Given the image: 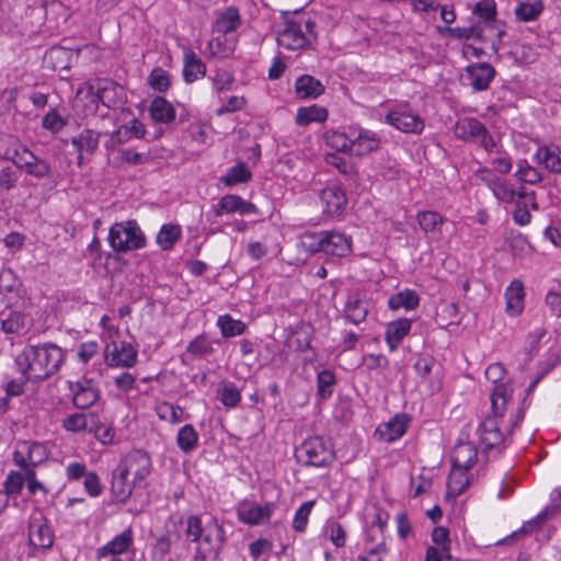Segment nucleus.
I'll use <instances>...</instances> for the list:
<instances>
[{
  "instance_id": "f257e3e1",
  "label": "nucleus",
  "mask_w": 561,
  "mask_h": 561,
  "mask_svg": "<svg viewBox=\"0 0 561 561\" xmlns=\"http://www.w3.org/2000/svg\"><path fill=\"white\" fill-rule=\"evenodd\" d=\"M64 351L55 344L27 345L15 357L19 371L26 380H43L57 373L64 363Z\"/></svg>"
},
{
  "instance_id": "f03ea898",
  "label": "nucleus",
  "mask_w": 561,
  "mask_h": 561,
  "mask_svg": "<svg viewBox=\"0 0 561 561\" xmlns=\"http://www.w3.org/2000/svg\"><path fill=\"white\" fill-rule=\"evenodd\" d=\"M151 472V459L142 450H133L127 454L112 478V493L116 501L126 502L134 489L145 485L147 477Z\"/></svg>"
},
{
  "instance_id": "7ed1b4c3",
  "label": "nucleus",
  "mask_w": 561,
  "mask_h": 561,
  "mask_svg": "<svg viewBox=\"0 0 561 561\" xmlns=\"http://www.w3.org/2000/svg\"><path fill=\"white\" fill-rule=\"evenodd\" d=\"M185 535L192 542H196L195 558L206 560L210 554H218L224 541V529L214 518L190 516L186 519Z\"/></svg>"
},
{
  "instance_id": "20e7f679",
  "label": "nucleus",
  "mask_w": 561,
  "mask_h": 561,
  "mask_svg": "<svg viewBox=\"0 0 561 561\" xmlns=\"http://www.w3.org/2000/svg\"><path fill=\"white\" fill-rule=\"evenodd\" d=\"M476 175L491 191L497 202L511 205L519 201L525 206L530 204L534 209H537L534 192H528L524 186H516L513 182L494 173L492 169L486 167L479 168Z\"/></svg>"
},
{
  "instance_id": "39448f33",
  "label": "nucleus",
  "mask_w": 561,
  "mask_h": 561,
  "mask_svg": "<svg viewBox=\"0 0 561 561\" xmlns=\"http://www.w3.org/2000/svg\"><path fill=\"white\" fill-rule=\"evenodd\" d=\"M108 242L114 251L127 253L145 248L146 237L135 220H126L111 227Z\"/></svg>"
},
{
  "instance_id": "423d86ee",
  "label": "nucleus",
  "mask_w": 561,
  "mask_h": 561,
  "mask_svg": "<svg viewBox=\"0 0 561 561\" xmlns=\"http://www.w3.org/2000/svg\"><path fill=\"white\" fill-rule=\"evenodd\" d=\"M387 522L388 514L376 510L366 534L365 550L367 556L360 557L362 561H382V556L388 552L383 534Z\"/></svg>"
},
{
  "instance_id": "0eeeda50",
  "label": "nucleus",
  "mask_w": 561,
  "mask_h": 561,
  "mask_svg": "<svg viewBox=\"0 0 561 561\" xmlns=\"http://www.w3.org/2000/svg\"><path fill=\"white\" fill-rule=\"evenodd\" d=\"M312 26L309 20L286 21L284 28L277 35L278 45L289 50L307 47L313 37Z\"/></svg>"
},
{
  "instance_id": "6e6552de",
  "label": "nucleus",
  "mask_w": 561,
  "mask_h": 561,
  "mask_svg": "<svg viewBox=\"0 0 561 561\" xmlns=\"http://www.w3.org/2000/svg\"><path fill=\"white\" fill-rule=\"evenodd\" d=\"M385 122L402 133L421 134L425 127L423 118L408 103L394 105L386 114Z\"/></svg>"
},
{
  "instance_id": "1a4fd4ad",
  "label": "nucleus",
  "mask_w": 561,
  "mask_h": 561,
  "mask_svg": "<svg viewBox=\"0 0 561 561\" xmlns=\"http://www.w3.org/2000/svg\"><path fill=\"white\" fill-rule=\"evenodd\" d=\"M84 90L91 95L93 102L98 100L107 108H118L127 101L125 89L110 80L100 81L95 93L92 85L85 84L79 89L78 94H81Z\"/></svg>"
},
{
  "instance_id": "9d476101",
  "label": "nucleus",
  "mask_w": 561,
  "mask_h": 561,
  "mask_svg": "<svg viewBox=\"0 0 561 561\" xmlns=\"http://www.w3.org/2000/svg\"><path fill=\"white\" fill-rule=\"evenodd\" d=\"M134 530L125 528L121 534L114 536L105 545L95 550L96 561H124L122 556L127 553L134 546Z\"/></svg>"
},
{
  "instance_id": "9b49d317",
  "label": "nucleus",
  "mask_w": 561,
  "mask_h": 561,
  "mask_svg": "<svg viewBox=\"0 0 561 561\" xmlns=\"http://www.w3.org/2000/svg\"><path fill=\"white\" fill-rule=\"evenodd\" d=\"M300 456L307 465L324 467L332 462L334 455L331 446L319 436L307 438L300 446Z\"/></svg>"
},
{
  "instance_id": "f8f14e48",
  "label": "nucleus",
  "mask_w": 561,
  "mask_h": 561,
  "mask_svg": "<svg viewBox=\"0 0 561 561\" xmlns=\"http://www.w3.org/2000/svg\"><path fill=\"white\" fill-rule=\"evenodd\" d=\"M47 457L48 450L45 445L30 440L18 442L13 453V461L21 468L35 467Z\"/></svg>"
},
{
  "instance_id": "ddd939ff",
  "label": "nucleus",
  "mask_w": 561,
  "mask_h": 561,
  "mask_svg": "<svg viewBox=\"0 0 561 561\" xmlns=\"http://www.w3.org/2000/svg\"><path fill=\"white\" fill-rule=\"evenodd\" d=\"M275 504L266 503L260 505L251 500H243L237 505L238 519L247 525H263L270 522Z\"/></svg>"
},
{
  "instance_id": "4468645a",
  "label": "nucleus",
  "mask_w": 561,
  "mask_h": 561,
  "mask_svg": "<svg viewBox=\"0 0 561 561\" xmlns=\"http://www.w3.org/2000/svg\"><path fill=\"white\" fill-rule=\"evenodd\" d=\"M105 363L108 367H133L137 362V350L126 341L106 345L103 348Z\"/></svg>"
},
{
  "instance_id": "2eb2a0df",
  "label": "nucleus",
  "mask_w": 561,
  "mask_h": 561,
  "mask_svg": "<svg viewBox=\"0 0 561 561\" xmlns=\"http://www.w3.org/2000/svg\"><path fill=\"white\" fill-rule=\"evenodd\" d=\"M350 154L356 157L377 150L380 144L376 134L358 126H350Z\"/></svg>"
},
{
  "instance_id": "dca6fc26",
  "label": "nucleus",
  "mask_w": 561,
  "mask_h": 561,
  "mask_svg": "<svg viewBox=\"0 0 561 561\" xmlns=\"http://www.w3.org/2000/svg\"><path fill=\"white\" fill-rule=\"evenodd\" d=\"M54 533L43 517H32L28 525V545L36 551L51 548Z\"/></svg>"
},
{
  "instance_id": "f3484780",
  "label": "nucleus",
  "mask_w": 561,
  "mask_h": 561,
  "mask_svg": "<svg viewBox=\"0 0 561 561\" xmlns=\"http://www.w3.org/2000/svg\"><path fill=\"white\" fill-rule=\"evenodd\" d=\"M323 213L331 217L342 214L347 204L345 191L336 183L328 184L320 194Z\"/></svg>"
},
{
  "instance_id": "a211bd4d",
  "label": "nucleus",
  "mask_w": 561,
  "mask_h": 561,
  "mask_svg": "<svg viewBox=\"0 0 561 561\" xmlns=\"http://www.w3.org/2000/svg\"><path fill=\"white\" fill-rule=\"evenodd\" d=\"M495 77V69L488 62H477L465 68L463 80L474 91H485Z\"/></svg>"
},
{
  "instance_id": "6ab92c4d",
  "label": "nucleus",
  "mask_w": 561,
  "mask_h": 561,
  "mask_svg": "<svg viewBox=\"0 0 561 561\" xmlns=\"http://www.w3.org/2000/svg\"><path fill=\"white\" fill-rule=\"evenodd\" d=\"M214 216L219 217L224 214L239 213L241 215L257 214V207L251 202L244 201L238 195L227 194L211 207Z\"/></svg>"
},
{
  "instance_id": "aec40b11",
  "label": "nucleus",
  "mask_w": 561,
  "mask_h": 561,
  "mask_svg": "<svg viewBox=\"0 0 561 561\" xmlns=\"http://www.w3.org/2000/svg\"><path fill=\"white\" fill-rule=\"evenodd\" d=\"M145 134V125L140 121L133 118L129 123L119 126L111 134L110 139L104 145L105 149L110 152V150H115L124 142L144 137Z\"/></svg>"
},
{
  "instance_id": "412c9836",
  "label": "nucleus",
  "mask_w": 561,
  "mask_h": 561,
  "mask_svg": "<svg viewBox=\"0 0 561 561\" xmlns=\"http://www.w3.org/2000/svg\"><path fill=\"white\" fill-rule=\"evenodd\" d=\"M322 252L328 255L345 257L352 252V238L340 231H323Z\"/></svg>"
},
{
  "instance_id": "4be33fe9",
  "label": "nucleus",
  "mask_w": 561,
  "mask_h": 561,
  "mask_svg": "<svg viewBox=\"0 0 561 561\" xmlns=\"http://www.w3.org/2000/svg\"><path fill=\"white\" fill-rule=\"evenodd\" d=\"M500 417L488 415L480 424L478 434L481 444L485 448L497 447L504 442V433L501 430Z\"/></svg>"
},
{
  "instance_id": "5701e85b",
  "label": "nucleus",
  "mask_w": 561,
  "mask_h": 561,
  "mask_svg": "<svg viewBox=\"0 0 561 561\" xmlns=\"http://www.w3.org/2000/svg\"><path fill=\"white\" fill-rule=\"evenodd\" d=\"M72 146L78 152L77 164L82 165L85 157H91L100 144V134L93 129H83L71 139Z\"/></svg>"
},
{
  "instance_id": "b1692460",
  "label": "nucleus",
  "mask_w": 561,
  "mask_h": 561,
  "mask_svg": "<svg viewBox=\"0 0 561 561\" xmlns=\"http://www.w3.org/2000/svg\"><path fill=\"white\" fill-rule=\"evenodd\" d=\"M409 421L407 414H396L390 421L380 424L376 434L385 442H394L404 435Z\"/></svg>"
},
{
  "instance_id": "393cba45",
  "label": "nucleus",
  "mask_w": 561,
  "mask_h": 561,
  "mask_svg": "<svg viewBox=\"0 0 561 561\" xmlns=\"http://www.w3.org/2000/svg\"><path fill=\"white\" fill-rule=\"evenodd\" d=\"M412 320L400 318L388 323L385 340L391 352H394L403 339L410 333Z\"/></svg>"
},
{
  "instance_id": "a878e982",
  "label": "nucleus",
  "mask_w": 561,
  "mask_h": 561,
  "mask_svg": "<svg viewBox=\"0 0 561 561\" xmlns=\"http://www.w3.org/2000/svg\"><path fill=\"white\" fill-rule=\"evenodd\" d=\"M513 397V388L510 382H501L494 386L491 393L492 412L490 415L503 419L507 405Z\"/></svg>"
},
{
  "instance_id": "bb28decb",
  "label": "nucleus",
  "mask_w": 561,
  "mask_h": 561,
  "mask_svg": "<svg viewBox=\"0 0 561 561\" xmlns=\"http://www.w3.org/2000/svg\"><path fill=\"white\" fill-rule=\"evenodd\" d=\"M513 397V388L510 382H501L494 386L491 393L492 412L490 415L503 419L507 405Z\"/></svg>"
},
{
  "instance_id": "cd10ccee",
  "label": "nucleus",
  "mask_w": 561,
  "mask_h": 561,
  "mask_svg": "<svg viewBox=\"0 0 561 561\" xmlns=\"http://www.w3.org/2000/svg\"><path fill=\"white\" fill-rule=\"evenodd\" d=\"M206 73V66L202 59L191 49L184 48L183 77L186 83H193L203 78Z\"/></svg>"
},
{
  "instance_id": "c85d7f7f",
  "label": "nucleus",
  "mask_w": 561,
  "mask_h": 561,
  "mask_svg": "<svg viewBox=\"0 0 561 561\" xmlns=\"http://www.w3.org/2000/svg\"><path fill=\"white\" fill-rule=\"evenodd\" d=\"M506 312L516 317L524 310L525 289L519 279H514L505 290Z\"/></svg>"
},
{
  "instance_id": "c756f323",
  "label": "nucleus",
  "mask_w": 561,
  "mask_h": 561,
  "mask_svg": "<svg viewBox=\"0 0 561 561\" xmlns=\"http://www.w3.org/2000/svg\"><path fill=\"white\" fill-rule=\"evenodd\" d=\"M559 511L560 510L558 504L547 506L536 517L526 522L518 530L514 531L510 537H507L505 541H507L510 538H519L522 536L531 534L545 522L557 517L559 515Z\"/></svg>"
},
{
  "instance_id": "7c9ffc66",
  "label": "nucleus",
  "mask_w": 561,
  "mask_h": 561,
  "mask_svg": "<svg viewBox=\"0 0 561 561\" xmlns=\"http://www.w3.org/2000/svg\"><path fill=\"white\" fill-rule=\"evenodd\" d=\"M478 453L473 444L469 442L459 443L455 446L451 455L453 467L469 470L477 461Z\"/></svg>"
},
{
  "instance_id": "2f4dec72",
  "label": "nucleus",
  "mask_w": 561,
  "mask_h": 561,
  "mask_svg": "<svg viewBox=\"0 0 561 561\" xmlns=\"http://www.w3.org/2000/svg\"><path fill=\"white\" fill-rule=\"evenodd\" d=\"M295 91L299 99H317L324 92V85L312 76L304 75L296 80Z\"/></svg>"
},
{
  "instance_id": "473e14b6",
  "label": "nucleus",
  "mask_w": 561,
  "mask_h": 561,
  "mask_svg": "<svg viewBox=\"0 0 561 561\" xmlns=\"http://www.w3.org/2000/svg\"><path fill=\"white\" fill-rule=\"evenodd\" d=\"M72 391V401L78 409H88L99 399V390L89 381L78 382Z\"/></svg>"
},
{
  "instance_id": "72a5a7b5",
  "label": "nucleus",
  "mask_w": 561,
  "mask_h": 561,
  "mask_svg": "<svg viewBox=\"0 0 561 561\" xmlns=\"http://www.w3.org/2000/svg\"><path fill=\"white\" fill-rule=\"evenodd\" d=\"M420 305V297L415 290L403 289L390 296L388 299V307L390 310L397 311L404 309L405 311L415 310Z\"/></svg>"
},
{
  "instance_id": "f704fd0d",
  "label": "nucleus",
  "mask_w": 561,
  "mask_h": 561,
  "mask_svg": "<svg viewBox=\"0 0 561 561\" xmlns=\"http://www.w3.org/2000/svg\"><path fill=\"white\" fill-rule=\"evenodd\" d=\"M329 112L325 107L312 104L297 110L295 122L298 126H308L311 123H323L328 119Z\"/></svg>"
},
{
  "instance_id": "c9c22d12",
  "label": "nucleus",
  "mask_w": 561,
  "mask_h": 561,
  "mask_svg": "<svg viewBox=\"0 0 561 561\" xmlns=\"http://www.w3.org/2000/svg\"><path fill=\"white\" fill-rule=\"evenodd\" d=\"M483 124L477 118L465 117L459 119L454 128L457 138L466 141H478V136L481 135Z\"/></svg>"
},
{
  "instance_id": "e433bc0d",
  "label": "nucleus",
  "mask_w": 561,
  "mask_h": 561,
  "mask_svg": "<svg viewBox=\"0 0 561 561\" xmlns=\"http://www.w3.org/2000/svg\"><path fill=\"white\" fill-rule=\"evenodd\" d=\"M149 113L157 123L169 124L175 119L176 113L173 105L163 98H156L150 104Z\"/></svg>"
},
{
  "instance_id": "4c0bfd02",
  "label": "nucleus",
  "mask_w": 561,
  "mask_h": 561,
  "mask_svg": "<svg viewBox=\"0 0 561 561\" xmlns=\"http://www.w3.org/2000/svg\"><path fill=\"white\" fill-rule=\"evenodd\" d=\"M240 25L241 18L239 10L234 7H229L218 15L214 30L221 34H228L236 31Z\"/></svg>"
},
{
  "instance_id": "58836bf2",
  "label": "nucleus",
  "mask_w": 561,
  "mask_h": 561,
  "mask_svg": "<svg viewBox=\"0 0 561 561\" xmlns=\"http://www.w3.org/2000/svg\"><path fill=\"white\" fill-rule=\"evenodd\" d=\"M211 82L214 94L221 100V93L230 91L234 82L233 73L225 68H217L214 73L208 77Z\"/></svg>"
},
{
  "instance_id": "ea45409f",
  "label": "nucleus",
  "mask_w": 561,
  "mask_h": 561,
  "mask_svg": "<svg viewBox=\"0 0 561 561\" xmlns=\"http://www.w3.org/2000/svg\"><path fill=\"white\" fill-rule=\"evenodd\" d=\"M536 159L538 164L543 165L552 172L561 171V158L557 146H545L537 150Z\"/></svg>"
},
{
  "instance_id": "a19ab883",
  "label": "nucleus",
  "mask_w": 561,
  "mask_h": 561,
  "mask_svg": "<svg viewBox=\"0 0 561 561\" xmlns=\"http://www.w3.org/2000/svg\"><path fill=\"white\" fill-rule=\"evenodd\" d=\"M181 234L182 230L179 225L165 224L157 233L156 242L163 251H169L179 241Z\"/></svg>"
},
{
  "instance_id": "79ce46f5",
  "label": "nucleus",
  "mask_w": 561,
  "mask_h": 561,
  "mask_svg": "<svg viewBox=\"0 0 561 561\" xmlns=\"http://www.w3.org/2000/svg\"><path fill=\"white\" fill-rule=\"evenodd\" d=\"M467 469L453 467L447 481V494L450 496L460 495L469 485Z\"/></svg>"
},
{
  "instance_id": "37998d69",
  "label": "nucleus",
  "mask_w": 561,
  "mask_h": 561,
  "mask_svg": "<svg viewBox=\"0 0 561 561\" xmlns=\"http://www.w3.org/2000/svg\"><path fill=\"white\" fill-rule=\"evenodd\" d=\"M367 312L366 304L357 297L348 299L344 307L345 319L355 325L365 321Z\"/></svg>"
},
{
  "instance_id": "c03bdc74",
  "label": "nucleus",
  "mask_w": 561,
  "mask_h": 561,
  "mask_svg": "<svg viewBox=\"0 0 561 561\" xmlns=\"http://www.w3.org/2000/svg\"><path fill=\"white\" fill-rule=\"evenodd\" d=\"M198 443V434L191 424H186L179 430L176 436L178 447L185 454L194 450Z\"/></svg>"
},
{
  "instance_id": "a18cd8bd",
  "label": "nucleus",
  "mask_w": 561,
  "mask_h": 561,
  "mask_svg": "<svg viewBox=\"0 0 561 561\" xmlns=\"http://www.w3.org/2000/svg\"><path fill=\"white\" fill-rule=\"evenodd\" d=\"M421 229L428 232H439L440 226L445 222V218L437 211L424 210L416 216Z\"/></svg>"
},
{
  "instance_id": "49530a36",
  "label": "nucleus",
  "mask_w": 561,
  "mask_h": 561,
  "mask_svg": "<svg viewBox=\"0 0 561 561\" xmlns=\"http://www.w3.org/2000/svg\"><path fill=\"white\" fill-rule=\"evenodd\" d=\"M94 421V415L85 413H75L68 415L62 421V426L68 432L79 433L85 430H90L91 424Z\"/></svg>"
},
{
  "instance_id": "de8ad7c7",
  "label": "nucleus",
  "mask_w": 561,
  "mask_h": 561,
  "mask_svg": "<svg viewBox=\"0 0 561 561\" xmlns=\"http://www.w3.org/2000/svg\"><path fill=\"white\" fill-rule=\"evenodd\" d=\"M217 325L225 337L241 335L245 331V324L241 320L233 319L229 314L219 316Z\"/></svg>"
},
{
  "instance_id": "09e8293b",
  "label": "nucleus",
  "mask_w": 561,
  "mask_h": 561,
  "mask_svg": "<svg viewBox=\"0 0 561 561\" xmlns=\"http://www.w3.org/2000/svg\"><path fill=\"white\" fill-rule=\"evenodd\" d=\"M251 172L243 163L230 168L220 179L226 186L231 187L240 183H245L251 179Z\"/></svg>"
},
{
  "instance_id": "8fccbe9b",
  "label": "nucleus",
  "mask_w": 561,
  "mask_h": 561,
  "mask_svg": "<svg viewBox=\"0 0 561 561\" xmlns=\"http://www.w3.org/2000/svg\"><path fill=\"white\" fill-rule=\"evenodd\" d=\"M543 5L540 1L520 2L516 5L514 12L518 21H535L542 12Z\"/></svg>"
},
{
  "instance_id": "3c124183",
  "label": "nucleus",
  "mask_w": 561,
  "mask_h": 561,
  "mask_svg": "<svg viewBox=\"0 0 561 561\" xmlns=\"http://www.w3.org/2000/svg\"><path fill=\"white\" fill-rule=\"evenodd\" d=\"M218 398L227 408H236L241 401V393L232 382H222L218 388Z\"/></svg>"
},
{
  "instance_id": "603ef678",
  "label": "nucleus",
  "mask_w": 561,
  "mask_h": 561,
  "mask_svg": "<svg viewBox=\"0 0 561 561\" xmlns=\"http://www.w3.org/2000/svg\"><path fill=\"white\" fill-rule=\"evenodd\" d=\"M21 286V279L11 268H3L0 272V291L2 294L18 295Z\"/></svg>"
},
{
  "instance_id": "864d4df0",
  "label": "nucleus",
  "mask_w": 561,
  "mask_h": 561,
  "mask_svg": "<svg viewBox=\"0 0 561 561\" xmlns=\"http://www.w3.org/2000/svg\"><path fill=\"white\" fill-rule=\"evenodd\" d=\"M325 140L329 147L341 152L350 153V127L344 131H329L325 136Z\"/></svg>"
},
{
  "instance_id": "5fc2aeb1",
  "label": "nucleus",
  "mask_w": 561,
  "mask_h": 561,
  "mask_svg": "<svg viewBox=\"0 0 561 561\" xmlns=\"http://www.w3.org/2000/svg\"><path fill=\"white\" fill-rule=\"evenodd\" d=\"M100 324L102 328L100 337H101V341H102L104 347H106V345L110 346V345H113L116 342L121 341L119 340L121 331L117 325H115L111 322L108 316H103L101 318Z\"/></svg>"
},
{
  "instance_id": "6e6d98bb",
  "label": "nucleus",
  "mask_w": 561,
  "mask_h": 561,
  "mask_svg": "<svg viewBox=\"0 0 561 561\" xmlns=\"http://www.w3.org/2000/svg\"><path fill=\"white\" fill-rule=\"evenodd\" d=\"M69 55L70 50L64 47H53L46 53L44 60L46 64H51L53 69H67L66 61Z\"/></svg>"
},
{
  "instance_id": "4d7b16f0",
  "label": "nucleus",
  "mask_w": 561,
  "mask_h": 561,
  "mask_svg": "<svg viewBox=\"0 0 561 561\" xmlns=\"http://www.w3.org/2000/svg\"><path fill=\"white\" fill-rule=\"evenodd\" d=\"M314 506V501H307L302 503L296 511L293 519V528L296 531L302 533L306 530L310 513Z\"/></svg>"
},
{
  "instance_id": "13d9d810",
  "label": "nucleus",
  "mask_w": 561,
  "mask_h": 561,
  "mask_svg": "<svg viewBox=\"0 0 561 561\" xmlns=\"http://www.w3.org/2000/svg\"><path fill=\"white\" fill-rule=\"evenodd\" d=\"M114 153V164H140L144 163L146 158L142 153L136 152L133 149L111 150Z\"/></svg>"
},
{
  "instance_id": "bf43d9fd",
  "label": "nucleus",
  "mask_w": 561,
  "mask_h": 561,
  "mask_svg": "<svg viewBox=\"0 0 561 561\" xmlns=\"http://www.w3.org/2000/svg\"><path fill=\"white\" fill-rule=\"evenodd\" d=\"M158 416L170 423H179L183 416V410L169 402H161L156 407Z\"/></svg>"
},
{
  "instance_id": "052dcab7",
  "label": "nucleus",
  "mask_w": 561,
  "mask_h": 561,
  "mask_svg": "<svg viewBox=\"0 0 561 561\" xmlns=\"http://www.w3.org/2000/svg\"><path fill=\"white\" fill-rule=\"evenodd\" d=\"M24 474L20 471H10L4 481V491L7 495H19L24 486Z\"/></svg>"
},
{
  "instance_id": "680f3d73",
  "label": "nucleus",
  "mask_w": 561,
  "mask_h": 561,
  "mask_svg": "<svg viewBox=\"0 0 561 561\" xmlns=\"http://www.w3.org/2000/svg\"><path fill=\"white\" fill-rule=\"evenodd\" d=\"M219 101L221 102V105L216 110V115L218 116L240 111L247 104V100L242 95H231L227 101H224L222 99Z\"/></svg>"
},
{
  "instance_id": "e2e57ef3",
  "label": "nucleus",
  "mask_w": 561,
  "mask_h": 561,
  "mask_svg": "<svg viewBox=\"0 0 561 561\" xmlns=\"http://www.w3.org/2000/svg\"><path fill=\"white\" fill-rule=\"evenodd\" d=\"M449 533L445 527H436L432 533V540L436 545V548L443 550L445 554V560H450V542H449Z\"/></svg>"
},
{
  "instance_id": "0e129e2a",
  "label": "nucleus",
  "mask_w": 561,
  "mask_h": 561,
  "mask_svg": "<svg viewBox=\"0 0 561 561\" xmlns=\"http://www.w3.org/2000/svg\"><path fill=\"white\" fill-rule=\"evenodd\" d=\"M335 382L334 374L330 370H322L317 376L318 393L322 399L332 394V386Z\"/></svg>"
},
{
  "instance_id": "69168bd1",
  "label": "nucleus",
  "mask_w": 561,
  "mask_h": 561,
  "mask_svg": "<svg viewBox=\"0 0 561 561\" xmlns=\"http://www.w3.org/2000/svg\"><path fill=\"white\" fill-rule=\"evenodd\" d=\"M25 325L24 316L20 312H11L1 321V329L4 333L14 334L23 330Z\"/></svg>"
},
{
  "instance_id": "338daca9",
  "label": "nucleus",
  "mask_w": 561,
  "mask_h": 561,
  "mask_svg": "<svg viewBox=\"0 0 561 561\" xmlns=\"http://www.w3.org/2000/svg\"><path fill=\"white\" fill-rule=\"evenodd\" d=\"M472 13L486 22L494 21L496 18V3L494 0H481L474 5Z\"/></svg>"
},
{
  "instance_id": "774afa93",
  "label": "nucleus",
  "mask_w": 561,
  "mask_h": 561,
  "mask_svg": "<svg viewBox=\"0 0 561 561\" xmlns=\"http://www.w3.org/2000/svg\"><path fill=\"white\" fill-rule=\"evenodd\" d=\"M20 169H24L28 174L38 179L49 175L50 172L48 163L37 157H34L33 160H28L27 163Z\"/></svg>"
}]
</instances>
